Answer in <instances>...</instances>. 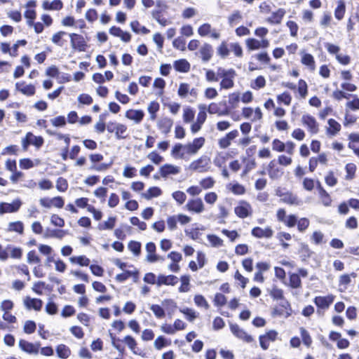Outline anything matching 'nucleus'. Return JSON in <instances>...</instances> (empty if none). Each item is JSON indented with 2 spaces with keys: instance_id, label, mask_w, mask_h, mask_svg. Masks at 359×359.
<instances>
[{
  "instance_id": "48",
  "label": "nucleus",
  "mask_w": 359,
  "mask_h": 359,
  "mask_svg": "<svg viewBox=\"0 0 359 359\" xmlns=\"http://www.w3.org/2000/svg\"><path fill=\"white\" fill-rule=\"evenodd\" d=\"M130 27L132 30L137 34L141 32L143 34H147L150 32L147 27L140 26V24L137 20L131 22Z\"/></svg>"
},
{
  "instance_id": "31",
  "label": "nucleus",
  "mask_w": 359,
  "mask_h": 359,
  "mask_svg": "<svg viewBox=\"0 0 359 359\" xmlns=\"http://www.w3.org/2000/svg\"><path fill=\"white\" fill-rule=\"evenodd\" d=\"M285 15V9L278 8L276 11L271 13V16L266 19V21L271 24L278 25L281 22Z\"/></svg>"
},
{
  "instance_id": "55",
  "label": "nucleus",
  "mask_w": 359,
  "mask_h": 359,
  "mask_svg": "<svg viewBox=\"0 0 359 359\" xmlns=\"http://www.w3.org/2000/svg\"><path fill=\"white\" fill-rule=\"evenodd\" d=\"M206 110H208V111L211 114H218L220 116L228 115L229 113L228 109L219 111L217 104L214 102L211 103Z\"/></svg>"
},
{
  "instance_id": "47",
  "label": "nucleus",
  "mask_w": 359,
  "mask_h": 359,
  "mask_svg": "<svg viewBox=\"0 0 359 359\" xmlns=\"http://www.w3.org/2000/svg\"><path fill=\"white\" fill-rule=\"evenodd\" d=\"M170 344V341L167 340L164 337L159 336L158 337L154 342V346L156 350H161L163 348L168 346Z\"/></svg>"
},
{
  "instance_id": "46",
  "label": "nucleus",
  "mask_w": 359,
  "mask_h": 359,
  "mask_svg": "<svg viewBox=\"0 0 359 359\" xmlns=\"http://www.w3.org/2000/svg\"><path fill=\"white\" fill-rule=\"evenodd\" d=\"M160 105L156 101L151 102L147 107L148 112L150 114L151 120L154 121L156 118V112L159 110Z\"/></svg>"
},
{
  "instance_id": "27",
  "label": "nucleus",
  "mask_w": 359,
  "mask_h": 359,
  "mask_svg": "<svg viewBox=\"0 0 359 359\" xmlns=\"http://www.w3.org/2000/svg\"><path fill=\"white\" fill-rule=\"evenodd\" d=\"M178 283V278L174 275H159L157 277L156 284L158 286L162 285L174 286Z\"/></svg>"
},
{
  "instance_id": "13",
  "label": "nucleus",
  "mask_w": 359,
  "mask_h": 359,
  "mask_svg": "<svg viewBox=\"0 0 359 359\" xmlns=\"http://www.w3.org/2000/svg\"><path fill=\"white\" fill-rule=\"evenodd\" d=\"M177 95L181 98H186L189 95L196 98L198 95V90L195 88H191L189 83H181L179 86Z\"/></svg>"
},
{
  "instance_id": "52",
  "label": "nucleus",
  "mask_w": 359,
  "mask_h": 359,
  "mask_svg": "<svg viewBox=\"0 0 359 359\" xmlns=\"http://www.w3.org/2000/svg\"><path fill=\"white\" fill-rule=\"evenodd\" d=\"M217 53L222 58H226L229 55V50L226 41H222L217 48Z\"/></svg>"
},
{
  "instance_id": "10",
  "label": "nucleus",
  "mask_w": 359,
  "mask_h": 359,
  "mask_svg": "<svg viewBox=\"0 0 359 359\" xmlns=\"http://www.w3.org/2000/svg\"><path fill=\"white\" fill-rule=\"evenodd\" d=\"M21 205L22 201L19 198L14 200L11 203H0V215L16 212Z\"/></svg>"
},
{
  "instance_id": "24",
  "label": "nucleus",
  "mask_w": 359,
  "mask_h": 359,
  "mask_svg": "<svg viewBox=\"0 0 359 359\" xmlns=\"http://www.w3.org/2000/svg\"><path fill=\"white\" fill-rule=\"evenodd\" d=\"M172 125L173 121L169 117H162L157 122L158 128L165 135L170 132Z\"/></svg>"
},
{
  "instance_id": "58",
  "label": "nucleus",
  "mask_w": 359,
  "mask_h": 359,
  "mask_svg": "<svg viewBox=\"0 0 359 359\" xmlns=\"http://www.w3.org/2000/svg\"><path fill=\"white\" fill-rule=\"evenodd\" d=\"M207 238L210 245L214 248H219L223 245V241L215 235H208Z\"/></svg>"
},
{
  "instance_id": "57",
  "label": "nucleus",
  "mask_w": 359,
  "mask_h": 359,
  "mask_svg": "<svg viewBox=\"0 0 359 359\" xmlns=\"http://www.w3.org/2000/svg\"><path fill=\"white\" fill-rule=\"evenodd\" d=\"M123 341L134 353L137 354V351H135L137 348V342L133 337L128 335L123 339Z\"/></svg>"
},
{
  "instance_id": "61",
  "label": "nucleus",
  "mask_w": 359,
  "mask_h": 359,
  "mask_svg": "<svg viewBox=\"0 0 359 359\" xmlns=\"http://www.w3.org/2000/svg\"><path fill=\"white\" fill-rule=\"evenodd\" d=\"M215 181L211 177L202 179L199 184L201 189H208L213 187Z\"/></svg>"
},
{
  "instance_id": "62",
  "label": "nucleus",
  "mask_w": 359,
  "mask_h": 359,
  "mask_svg": "<svg viewBox=\"0 0 359 359\" xmlns=\"http://www.w3.org/2000/svg\"><path fill=\"white\" fill-rule=\"evenodd\" d=\"M163 306H165L168 310V315L171 316L177 309V304L172 299H165L162 302Z\"/></svg>"
},
{
  "instance_id": "19",
  "label": "nucleus",
  "mask_w": 359,
  "mask_h": 359,
  "mask_svg": "<svg viewBox=\"0 0 359 359\" xmlns=\"http://www.w3.org/2000/svg\"><path fill=\"white\" fill-rule=\"evenodd\" d=\"M23 304L27 309H34L36 311H40L43 306V302L40 299L31 298L30 297H25L23 299Z\"/></svg>"
},
{
  "instance_id": "43",
  "label": "nucleus",
  "mask_w": 359,
  "mask_h": 359,
  "mask_svg": "<svg viewBox=\"0 0 359 359\" xmlns=\"http://www.w3.org/2000/svg\"><path fill=\"white\" fill-rule=\"evenodd\" d=\"M162 191L160 188L157 187H153L149 188L145 193L142 194V196L149 200L154 197H158L161 194Z\"/></svg>"
},
{
  "instance_id": "63",
  "label": "nucleus",
  "mask_w": 359,
  "mask_h": 359,
  "mask_svg": "<svg viewBox=\"0 0 359 359\" xmlns=\"http://www.w3.org/2000/svg\"><path fill=\"white\" fill-rule=\"evenodd\" d=\"M128 249L136 256L141 252V243L137 241H130L128 245Z\"/></svg>"
},
{
  "instance_id": "4",
  "label": "nucleus",
  "mask_w": 359,
  "mask_h": 359,
  "mask_svg": "<svg viewBox=\"0 0 359 359\" xmlns=\"http://www.w3.org/2000/svg\"><path fill=\"white\" fill-rule=\"evenodd\" d=\"M198 34L202 37H210L212 39H219L220 38V32L215 28L212 27L209 23H204L198 28Z\"/></svg>"
},
{
  "instance_id": "20",
  "label": "nucleus",
  "mask_w": 359,
  "mask_h": 359,
  "mask_svg": "<svg viewBox=\"0 0 359 359\" xmlns=\"http://www.w3.org/2000/svg\"><path fill=\"white\" fill-rule=\"evenodd\" d=\"M251 233L257 238H270L273 236V231L270 226H266L264 229L257 226L252 229Z\"/></svg>"
},
{
  "instance_id": "26",
  "label": "nucleus",
  "mask_w": 359,
  "mask_h": 359,
  "mask_svg": "<svg viewBox=\"0 0 359 359\" xmlns=\"http://www.w3.org/2000/svg\"><path fill=\"white\" fill-rule=\"evenodd\" d=\"M15 89L26 96H32L35 93V86L32 84H26L25 82H17Z\"/></svg>"
},
{
  "instance_id": "45",
  "label": "nucleus",
  "mask_w": 359,
  "mask_h": 359,
  "mask_svg": "<svg viewBox=\"0 0 359 359\" xmlns=\"http://www.w3.org/2000/svg\"><path fill=\"white\" fill-rule=\"evenodd\" d=\"M27 138H29V142L36 148H40L43 144V139L41 137L35 136L31 133L27 134Z\"/></svg>"
},
{
  "instance_id": "33",
  "label": "nucleus",
  "mask_w": 359,
  "mask_h": 359,
  "mask_svg": "<svg viewBox=\"0 0 359 359\" xmlns=\"http://www.w3.org/2000/svg\"><path fill=\"white\" fill-rule=\"evenodd\" d=\"M8 257L13 259H20L22 257V249L12 245H7Z\"/></svg>"
},
{
  "instance_id": "6",
  "label": "nucleus",
  "mask_w": 359,
  "mask_h": 359,
  "mask_svg": "<svg viewBox=\"0 0 359 359\" xmlns=\"http://www.w3.org/2000/svg\"><path fill=\"white\" fill-rule=\"evenodd\" d=\"M205 139L203 137L194 139L192 142L185 144V149L190 156H194L204 146Z\"/></svg>"
},
{
  "instance_id": "51",
  "label": "nucleus",
  "mask_w": 359,
  "mask_h": 359,
  "mask_svg": "<svg viewBox=\"0 0 359 359\" xmlns=\"http://www.w3.org/2000/svg\"><path fill=\"white\" fill-rule=\"evenodd\" d=\"M345 170L346 172L345 179L347 180L353 179L356 171V165L353 163H348L345 167Z\"/></svg>"
},
{
  "instance_id": "17",
  "label": "nucleus",
  "mask_w": 359,
  "mask_h": 359,
  "mask_svg": "<svg viewBox=\"0 0 359 359\" xmlns=\"http://www.w3.org/2000/svg\"><path fill=\"white\" fill-rule=\"evenodd\" d=\"M212 46L208 43H204L199 48L198 54L203 62H209L213 56Z\"/></svg>"
},
{
  "instance_id": "11",
  "label": "nucleus",
  "mask_w": 359,
  "mask_h": 359,
  "mask_svg": "<svg viewBox=\"0 0 359 359\" xmlns=\"http://www.w3.org/2000/svg\"><path fill=\"white\" fill-rule=\"evenodd\" d=\"M170 154L176 159L187 160L191 156L189 153L187 152L185 144L181 143H177L173 146Z\"/></svg>"
},
{
  "instance_id": "50",
  "label": "nucleus",
  "mask_w": 359,
  "mask_h": 359,
  "mask_svg": "<svg viewBox=\"0 0 359 359\" xmlns=\"http://www.w3.org/2000/svg\"><path fill=\"white\" fill-rule=\"evenodd\" d=\"M242 15L239 11H234L228 18V22L231 26H234L242 20Z\"/></svg>"
},
{
  "instance_id": "15",
  "label": "nucleus",
  "mask_w": 359,
  "mask_h": 359,
  "mask_svg": "<svg viewBox=\"0 0 359 359\" xmlns=\"http://www.w3.org/2000/svg\"><path fill=\"white\" fill-rule=\"evenodd\" d=\"M334 296L332 294H329L325 297H316L313 302L318 308V312H320V309H327L334 302Z\"/></svg>"
},
{
  "instance_id": "16",
  "label": "nucleus",
  "mask_w": 359,
  "mask_h": 359,
  "mask_svg": "<svg viewBox=\"0 0 359 359\" xmlns=\"http://www.w3.org/2000/svg\"><path fill=\"white\" fill-rule=\"evenodd\" d=\"M278 337V332L275 330H270L265 334L259 337L260 346L263 350L268 349L270 341H274L276 340Z\"/></svg>"
},
{
  "instance_id": "5",
  "label": "nucleus",
  "mask_w": 359,
  "mask_h": 359,
  "mask_svg": "<svg viewBox=\"0 0 359 359\" xmlns=\"http://www.w3.org/2000/svg\"><path fill=\"white\" fill-rule=\"evenodd\" d=\"M234 212L238 217L243 219L252 215V208L248 202L241 201L234 208Z\"/></svg>"
},
{
  "instance_id": "37",
  "label": "nucleus",
  "mask_w": 359,
  "mask_h": 359,
  "mask_svg": "<svg viewBox=\"0 0 359 359\" xmlns=\"http://www.w3.org/2000/svg\"><path fill=\"white\" fill-rule=\"evenodd\" d=\"M301 61L302 64L307 66L311 71L315 70V60L312 55L309 53H304L302 56Z\"/></svg>"
},
{
  "instance_id": "54",
  "label": "nucleus",
  "mask_w": 359,
  "mask_h": 359,
  "mask_svg": "<svg viewBox=\"0 0 359 359\" xmlns=\"http://www.w3.org/2000/svg\"><path fill=\"white\" fill-rule=\"evenodd\" d=\"M66 34H67L65 32L60 31L53 34L51 41L53 43L62 47L64 45V41L62 40V37Z\"/></svg>"
},
{
  "instance_id": "14",
  "label": "nucleus",
  "mask_w": 359,
  "mask_h": 359,
  "mask_svg": "<svg viewBox=\"0 0 359 359\" xmlns=\"http://www.w3.org/2000/svg\"><path fill=\"white\" fill-rule=\"evenodd\" d=\"M40 205L44 208H50L52 206L61 208L65 202L62 197L56 196L53 198H42L39 200Z\"/></svg>"
},
{
  "instance_id": "9",
  "label": "nucleus",
  "mask_w": 359,
  "mask_h": 359,
  "mask_svg": "<svg viewBox=\"0 0 359 359\" xmlns=\"http://www.w3.org/2000/svg\"><path fill=\"white\" fill-rule=\"evenodd\" d=\"M230 330L233 334L237 338L243 340L246 343L253 341V337L248 334L243 329L241 328L237 324H231Z\"/></svg>"
},
{
  "instance_id": "18",
  "label": "nucleus",
  "mask_w": 359,
  "mask_h": 359,
  "mask_svg": "<svg viewBox=\"0 0 359 359\" xmlns=\"http://www.w3.org/2000/svg\"><path fill=\"white\" fill-rule=\"evenodd\" d=\"M71 45L74 49H77L79 51H84L87 46L86 43L81 35L76 34H70Z\"/></svg>"
},
{
  "instance_id": "12",
  "label": "nucleus",
  "mask_w": 359,
  "mask_h": 359,
  "mask_svg": "<svg viewBox=\"0 0 359 359\" xmlns=\"http://www.w3.org/2000/svg\"><path fill=\"white\" fill-rule=\"evenodd\" d=\"M185 208L192 212L200 214L205 210V205L200 198H196L189 200L186 205Z\"/></svg>"
},
{
  "instance_id": "36",
  "label": "nucleus",
  "mask_w": 359,
  "mask_h": 359,
  "mask_svg": "<svg viewBox=\"0 0 359 359\" xmlns=\"http://www.w3.org/2000/svg\"><path fill=\"white\" fill-rule=\"evenodd\" d=\"M195 116L194 110L189 106L183 108L182 118L184 123H190L193 121Z\"/></svg>"
},
{
  "instance_id": "2",
  "label": "nucleus",
  "mask_w": 359,
  "mask_h": 359,
  "mask_svg": "<svg viewBox=\"0 0 359 359\" xmlns=\"http://www.w3.org/2000/svg\"><path fill=\"white\" fill-rule=\"evenodd\" d=\"M198 107L199 111L197 114L196 121L194 123H193L191 126V131L194 134L196 133L201 129L202 126L205 123L207 118L206 105L201 104H199Z\"/></svg>"
},
{
  "instance_id": "64",
  "label": "nucleus",
  "mask_w": 359,
  "mask_h": 359,
  "mask_svg": "<svg viewBox=\"0 0 359 359\" xmlns=\"http://www.w3.org/2000/svg\"><path fill=\"white\" fill-rule=\"evenodd\" d=\"M27 261L30 264H39L41 259L34 250H31L27 253Z\"/></svg>"
},
{
  "instance_id": "1",
  "label": "nucleus",
  "mask_w": 359,
  "mask_h": 359,
  "mask_svg": "<svg viewBox=\"0 0 359 359\" xmlns=\"http://www.w3.org/2000/svg\"><path fill=\"white\" fill-rule=\"evenodd\" d=\"M211 160L208 156L203 155L193 161L189 165V169L198 172H208L210 168Z\"/></svg>"
},
{
  "instance_id": "30",
  "label": "nucleus",
  "mask_w": 359,
  "mask_h": 359,
  "mask_svg": "<svg viewBox=\"0 0 359 359\" xmlns=\"http://www.w3.org/2000/svg\"><path fill=\"white\" fill-rule=\"evenodd\" d=\"M280 197V200L285 203L289 205H299L301 204V201L294 194L290 192H285L280 194L278 195Z\"/></svg>"
},
{
  "instance_id": "39",
  "label": "nucleus",
  "mask_w": 359,
  "mask_h": 359,
  "mask_svg": "<svg viewBox=\"0 0 359 359\" xmlns=\"http://www.w3.org/2000/svg\"><path fill=\"white\" fill-rule=\"evenodd\" d=\"M180 313L184 315L186 319L189 322H193L198 318V314L192 309L184 307L180 309Z\"/></svg>"
},
{
  "instance_id": "41",
  "label": "nucleus",
  "mask_w": 359,
  "mask_h": 359,
  "mask_svg": "<svg viewBox=\"0 0 359 359\" xmlns=\"http://www.w3.org/2000/svg\"><path fill=\"white\" fill-rule=\"evenodd\" d=\"M190 279L191 277L189 275H184L181 276V285L179 287L180 292H187L190 290Z\"/></svg>"
},
{
  "instance_id": "32",
  "label": "nucleus",
  "mask_w": 359,
  "mask_h": 359,
  "mask_svg": "<svg viewBox=\"0 0 359 359\" xmlns=\"http://www.w3.org/2000/svg\"><path fill=\"white\" fill-rule=\"evenodd\" d=\"M42 7L44 10L47 11H60L63 7V3L60 0H53L51 2L44 1L42 4Z\"/></svg>"
},
{
  "instance_id": "3",
  "label": "nucleus",
  "mask_w": 359,
  "mask_h": 359,
  "mask_svg": "<svg viewBox=\"0 0 359 359\" xmlns=\"http://www.w3.org/2000/svg\"><path fill=\"white\" fill-rule=\"evenodd\" d=\"M301 121L311 135H316L319 132V123L311 115L307 114L302 115Z\"/></svg>"
},
{
  "instance_id": "44",
  "label": "nucleus",
  "mask_w": 359,
  "mask_h": 359,
  "mask_svg": "<svg viewBox=\"0 0 359 359\" xmlns=\"http://www.w3.org/2000/svg\"><path fill=\"white\" fill-rule=\"evenodd\" d=\"M227 189L236 195H242L245 194V187L238 183H230L227 185Z\"/></svg>"
},
{
  "instance_id": "25",
  "label": "nucleus",
  "mask_w": 359,
  "mask_h": 359,
  "mask_svg": "<svg viewBox=\"0 0 359 359\" xmlns=\"http://www.w3.org/2000/svg\"><path fill=\"white\" fill-rule=\"evenodd\" d=\"M268 174L272 180H278L283 175V169L277 166L274 160L270 161L268 165Z\"/></svg>"
},
{
  "instance_id": "53",
  "label": "nucleus",
  "mask_w": 359,
  "mask_h": 359,
  "mask_svg": "<svg viewBox=\"0 0 359 359\" xmlns=\"http://www.w3.org/2000/svg\"><path fill=\"white\" fill-rule=\"evenodd\" d=\"M345 13V4L343 1L340 0L338 1V6L334 11V16L335 18L341 20L344 15Z\"/></svg>"
},
{
  "instance_id": "35",
  "label": "nucleus",
  "mask_w": 359,
  "mask_h": 359,
  "mask_svg": "<svg viewBox=\"0 0 359 359\" xmlns=\"http://www.w3.org/2000/svg\"><path fill=\"white\" fill-rule=\"evenodd\" d=\"M173 66L176 71L180 72H187L190 69V64L185 59L176 60Z\"/></svg>"
},
{
  "instance_id": "28",
  "label": "nucleus",
  "mask_w": 359,
  "mask_h": 359,
  "mask_svg": "<svg viewBox=\"0 0 359 359\" xmlns=\"http://www.w3.org/2000/svg\"><path fill=\"white\" fill-rule=\"evenodd\" d=\"M328 126L326 128L327 135L331 137L336 136L341 130V125L333 118L327 121Z\"/></svg>"
},
{
  "instance_id": "56",
  "label": "nucleus",
  "mask_w": 359,
  "mask_h": 359,
  "mask_svg": "<svg viewBox=\"0 0 359 359\" xmlns=\"http://www.w3.org/2000/svg\"><path fill=\"white\" fill-rule=\"evenodd\" d=\"M150 309L157 318H163L165 316L164 309L158 304L151 305Z\"/></svg>"
},
{
  "instance_id": "29",
  "label": "nucleus",
  "mask_w": 359,
  "mask_h": 359,
  "mask_svg": "<svg viewBox=\"0 0 359 359\" xmlns=\"http://www.w3.org/2000/svg\"><path fill=\"white\" fill-rule=\"evenodd\" d=\"M144 116V113L142 110L129 109L126 112V117L136 123H140Z\"/></svg>"
},
{
  "instance_id": "23",
  "label": "nucleus",
  "mask_w": 359,
  "mask_h": 359,
  "mask_svg": "<svg viewBox=\"0 0 359 359\" xmlns=\"http://www.w3.org/2000/svg\"><path fill=\"white\" fill-rule=\"evenodd\" d=\"M246 45L250 50H257L269 47V41L266 39H263L261 41L255 39H248L246 40Z\"/></svg>"
},
{
  "instance_id": "59",
  "label": "nucleus",
  "mask_w": 359,
  "mask_h": 359,
  "mask_svg": "<svg viewBox=\"0 0 359 359\" xmlns=\"http://www.w3.org/2000/svg\"><path fill=\"white\" fill-rule=\"evenodd\" d=\"M290 285L292 288H299L302 285V281L299 275L291 273L290 275Z\"/></svg>"
},
{
  "instance_id": "22",
  "label": "nucleus",
  "mask_w": 359,
  "mask_h": 359,
  "mask_svg": "<svg viewBox=\"0 0 359 359\" xmlns=\"http://www.w3.org/2000/svg\"><path fill=\"white\" fill-rule=\"evenodd\" d=\"M181 169L179 166L172 164H165L159 169V173L163 177H167L169 175H175L180 172Z\"/></svg>"
},
{
  "instance_id": "49",
  "label": "nucleus",
  "mask_w": 359,
  "mask_h": 359,
  "mask_svg": "<svg viewBox=\"0 0 359 359\" xmlns=\"http://www.w3.org/2000/svg\"><path fill=\"white\" fill-rule=\"evenodd\" d=\"M319 195H320V201L325 206L327 207V206L331 205L332 199H331L330 195L328 194V193L322 187H320Z\"/></svg>"
},
{
  "instance_id": "21",
  "label": "nucleus",
  "mask_w": 359,
  "mask_h": 359,
  "mask_svg": "<svg viewBox=\"0 0 359 359\" xmlns=\"http://www.w3.org/2000/svg\"><path fill=\"white\" fill-rule=\"evenodd\" d=\"M238 136V131L237 130H233L227 134L225 136L220 138L218 141V144L221 149H226L228 148L231 144V141L236 139Z\"/></svg>"
},
{
  "instance_id": "38",
  "label": "nucleus",
  "mask_w": 359,
  "mask_h": 359,
  "mask_svg": "<svg viewBox=\"0 0 359 359\" xmlns=\"http://www.w3.org/2000/svg\"><path fill=\"white\" fill-rule=\"evenodd\" d=\"M56 353L60 358L67 359L71 355V350L67 346L60 344L56 347Z\"/></svg>"
},
{
  "instance_id": "8",
  "label": "nucleus",
  "mask_w": 359,
  "mask_h": 359,
  "mask_svg": "<svg viewBox=\"0 0 359 359\" xmlns=\"http://www.w3.org/2000/svg\"><path fill=\"white\" fill-rule=\"evenodd\" d=\"M18 346L22 351L31 355H37L40 348V343L34 344L25 339H20Z\"/></svg>"
},
{
  "instance_id": "42",
  "label": "nucleus",
  "mask_w": 359,
  "mask_h": 359,
  "mask_svg": "<svg viewBox=\"0 0 359 359\" xmlns=\"http://www.w3.org/2000/svg\"><path fill=\"white\" fill-rule=\"evenodd\" d=\"M69 261L71 263L77 264L81 266H88L90 262V259L84 255L72 257L69 258Z\"/></svg>"
},
{
  "instance_id": "7",
  "label": "nucleus",
  "mask_w": 359,
  "mask_h": 359,
  "mask_svg": "<svg viewBox=\"0 0 359 359\" xmlns=\"http://www.w3.org/2000/svg\"><path fill=\"white\" fill-rule=\"evenodd\" d=\"M156 245L152 243L149 242L146 245V251H147V256H146V260L148 262L150 263H154L161 262H163L165 259L163 257H161L160 255H158L156 254Z\"/></svg>"
},
{
  "instance_id": "34",
  "label": "nucleus",
  "mask_w": 359,
  "mask_h": 359,
  "mask_svg": "<svg viewBox=\"0 0 359 359\" xmlns=\"http://www.w3.org/2000/svg\"><path fill=\"white\" fill-rule=\"evenodd\" d=\"M6 231L22 234L24 231V224L20 221L10 222L8 224Z\"/></svg>"
},
{
  "instance_id": "60",
  "label": "nucleus",
  "mask_w": 359,
  "mask_h": 359,
  "mask_svg": "<svg viewBox=\"0 0 359 359\" xmlns=\"http://www.w3.org/2000/svg\"><path fill=\"white\" fill-rule=\"evenodd\" d=\"M116 135L118 139H123L126 137L125 133L127 128L125 125L118 123L114 126Z\"/></svg>"
},
{
  "instance_id": "40",
  "label": "nucleus",
  "mask_w": 359,
  "mask_h": 359,
  "mask_svg": "<svg viewBox=\"0 0 359 359\" xmlns=\"http://www.w3.org/2000/svg\"><path fill=\"white\" fill-rule=\"evenodd\" d=\"M236 73L233 72V74L228 76V77L224 78L222 79L220 82V88L221 89H230L232 88L234 86V81L233 79L235 78Z\"/></svg>"
}]
</instances>
